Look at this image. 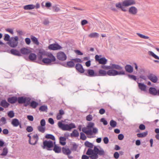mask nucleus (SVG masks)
<instances>
[{
  "instance_id": "obj_1",
  "label": "nucleus",
  "mask_w": 159,
  "mask_h": 159,
  "mask_svg": "<svg viewBox=\"0 0 159 159\" xmlns=\"http://www.w3.org/2000/svg\"><path fill=\"white\" fill-rule=\"evenodd\" d=\"M86 154L90 156L91 159H97L98 158V155L102 156L105 155V152L102 149L99 150L96 146H95L93 149L88 148Z\"/></svg>"
},
{
  "instance_id": "obj_2",
  "label": "nucleus",
  "mask_w": 159,
  "mask_h": 159,
  "mask_svg": "<svg viewBox=\"0 0 159 159\" xmlns=\"http://www.w3.org/2000/svg\"><path fill=\"white\" fill-rule=\"evenodd\" d=\"M136 2L135 0H124L122 2H119L115 4L116 7L117 9H120L124 12L127 11L125 7H127L135 5Z\"/></svg>"
},
{
  "instance_id": "obj_3",
  "label": "nucleus",
  "mask_w": 159,
  "mask_h": 159,
  "mask_svg": "<svg viewBox=\"0 0 159 159\" xmlns=\"http://www.w3.org/2000/svg\"><path fill=\"white\" fill-rule=\"evenodd\" d=\"M59 127L63 130H70L72 129L76 128L75 124L73 123L69 124H63L61 122H59L58 123Z\"/></svg>"
},
{
  "instance_id": "obj_4",
  "label": "nucleus",
  "mask_w": 159,
  "mask_h": 159,
  "mask_svg": "<svg viewBox=\"0 0 159 159\" xmlns=\"http://www.w3.org/2000/svg\"><path fill=\"white\" fill-rule=\"evenodd\" d=\"M31 100L30 97H21L17 98V101L19 104L24 103V106L27 107L30 104Z\"/></svg>"
},
{
  "instance_id": "obj_5",
  "label": "nucleus",
  "mask_w": 159,
  "mask_h": 159,
  "mask_svg": "<svg viewBox=\"0 0 159 159\" xmlns=\"http://www.w3.org/2000/svg\"><path fill=\"white\" fill-rule=\"evenodd\" d=\"M55 142L52 141L51 140H45L43 142V146L42 147L43 149H46L48 151L52 150V148L54 146V144Z\"/></svg>"
},
{
  "instance_id": "obj_6",
  "label": "nucleus",
  "mask_w": 159,
  "mask_h": 159,
  "mask_svg": "<svg viewBox=\"0 0 159 159\" xmlns=\"http://www.w3.org/2000/svg\"><path fill=\"white\" fill-rule=\"evenodd\" d=\"M47 58H44L42 60V62L45 64H49L52 62L56 60V58L51 53H48L47 55Z\"/></svg>"
},
{
  "instance_id": "obj_7",
  "label": "nucleus",
  "mask_w": 159,
  "mask_h": 159,
  "mask_svg": "<svg viewBox=\"0 0 159 159\" xmlns=\"http://www.w3.org/2000/svg\"><path fill=\"white\" fill-rule=\"evenodd\" d=\"M107 71V75L109 76H114L117 75H124L125 74V72L124 70L118 71L113 69H109Z\"/></svg>"
},
{
  "instance_id": "obj_8",
  "label": "nucleus",
  "mask_w": 159,
  "mask_h": 159,
  "mask_svg": "<svg viewBox=\"0 0 159 159\" xmlns=\"http://www.w3.org/2000/svg\"><path fill=\"white\" fill-rule=\"evenodd\" d=\"M82 131L83 132L85 133L87 135H92L93 133L97 134L98 132V129L96 128H93L92 131L91 129H89L87 127H84L82 128Z\"/></svg>"
},
{
  "instance_id": "obj_9",
  "label": "nucleus",
  "mask_w": 159,
  "mask_h": 159,
  "mask_svg": "<svg viewBox=\"0 0 159 159\" xmlns=\"http://www.w3.org/2000/svg\"><path fill=\"white\" fill-rule=\"evenodd\" d=\"M102 55H96L95 56V59L96 61H98L99 64L105 65L107 62V60L105 57H102Z\"/></svg>"
},
{
  "instance_id": "obj_10",
  "label": "nucleus",
  "mask_w": 159,
  "mask_h": 159,
  "mask_svg": "<svg viewBox=\"0 0 159 159\" xmlns=\"http://www.w3.org/2000/svg\"><path fill=\"white\" fill-rule=\"evenodd\" d=\"M18 38L17 36L11 38L9 43L10 46L11 47H16L18 44Z\"/></svg>"
},
{
  "instance_id": "obj_11",
  "label": "nucleus",
  "mask_w": 159,
  "mask_h": 159,
  "mask_svg": "<svg viewBox=\"0 0 159 159\" xmlns=\"http://www.w3.org/2000/svg\"><path fill=\"white\" fill-rule=\"evenodd\" d=\"M57 58L59 60L64 61L66 60L67 57L66 54L62 52H60L57 54Z\"/></svg>"
},
{
  "instance_id": "obj_12",
  "label": "nucleus",
  "mask_w": 159,
  "mask_h": 159,
  "mask_svg": "<svg viewBox=\"0 0 159 159\" xmlns=\"http://www.w3.org/2000/svg\"><path fill=\"white\" fill-rule=\"evenodd\" d=\"M39 139V136L37 134L33 136L30 142H29L30 144L31 145H35L38 142Z\"/></svg>"
},
{
  "instance_id": "obj_13",
  "label": "nucleus",
  "mask_w": 159,
  "mask_h": 159,
  "mask_svg": "<svg viewBox=\"0 0 159 159\" xmlns=\"http://www.w3.org/2000/svg\"><path fill=\"white\" fill-rule=\"evenodd\" d=\"M148 79L152 82L156 83L158 81V78L155 74L150 73L147 76Z\"/></svg>"
},
{
  "instance_id": "obj_14",
  "label": "nucleus",
  "mask_w": 159,
  "mask_h": 159,
  "mask_svg": "<svg viewBox=\"0 0 159 159\" xmlns=\"http://www.w3.org/2000/svg\"><path fill=\"white\" fill-rule=\"evenodd\" d=\"M128 12L129 14L132 15H136L138 12L137 8L134 6H131L129 8Z\"/></svg>"
},
{
  "instance_id": "obj_15",
  "label": "nucleus",
  "mask_w": 159,
  "mask_h": 159,
  "mask_svg": "<svg viewBox=\"0 0 159 159\" xmlns=\"http://www.w3.org/2000/svg\"><path fill=\"white\" fill-rule=\"evenodd\" d=\"M48 48L49 49L53 50H59L62 48V47L58 43L51 44L49 45Z\"/></svg>"
},
{
  "instance_id": "obj_16",
  "label": "nucleus",
  "mask_w": 159,
  "mask_h": 159,
  "mask_svg": "<svg viewBox=\"0 0 159 159\" xmlns=\"http://www.w3.org/2000/svg\"><path fill=\"white\" fill-rule=\"evenodd\" d=\"M84 74L88 76H97V73H95L93 70L88 69L84 72Z\"/></svg>"
},
{
  "instance_id": "obj_17",
  "label": "nucleus",
  "mask_w": 159,
  "mask_h": 159,
  "mask_svg": "<svg viewBox=\"0 0 159 159\" xmlns=\"http://www.w3.org/2000/svg\"><path fill=\"white\" fill-rule=\"evenodd\" d=\"M149 93L153 95L159 96V89L157 90L155 88L150 87L149 89Z\"/></svg>"
},
{
  "instance_id": "obj_18",
  "label": "nucleus",
  "mask_w": 159,
  "mask_h": 159,
  "mask_svg": "<svg viewBox=\"0 0 159 159\" xmlns=\"http://www.w3.org/2000/svg\"><path fill=\"white\" fill-rule=\"evenodd\" d=\"M20 51L22 54L24 55L28 54L31 52V51L30 49L25 48L21 49Z\"/></svg>"
},
{
  "instance_id": "obj_19",
  "label": "nucleus",
  "mask_w": 159,
  "mask_h": 159,
  "mask_svg": "<svg viewBox=\"0 0 159 159\" xmlns=\"http://www.w3.org/2000/svg\"><path fill=\"white\" fill-rule=\"evenodd\" d=\"M111 69H116L120 71L123 70V67L119 65L111 64Z\"/></svg>"
},
{
  "instance_id": "obj_20",
  "label": "nucleus",
  "mask_w": 159,
  "mask_h": 159,
  "mask_svg": "<svg viewBox=\"0 0 159 159\" xmlns=\"http://www.w3.org/2000/svg\"><path fill=\"white\" fill-rule=\"evenodd\" d=\"M75 68L80 73H83L84 72V70L81 64H77L75 66Z\"/></svg>"
},
{
  "instance_id": "obj_21",
  "label": "nucleus",
  "mask_w": 159,
  "mask_h": 159,
  "mask_svg": "<svg viewBox=\"0 0 159 159\" xmlns=\"http://www.w3.org/2000/svg\"><path fill=\"white\" fill-rule=\"evenodd\" d=\"M107 71L102 69H99L98 70V73H97V76H107Z\"/></svg>"
},
{
  "instance_id": "obj_22",
  "label": "nucleus",
  "mask_w": 159,
  "mask_h": 159,
  "mask_svg": "<svg viewBox=\"0 0 159 159\" xmlns=\"http://www.w3.org/2000/svg\"><path fill=\"white\" fill-rule=\"evenodd\" d=\"M10 104L7 102L6 100L3 99L0 102V106L4 108H7L9 106Z\"/></svg>"
},
{
  "instance_id": "obj_23",
  "label": "nucleus",
  "mask_w": 159,
  "mask_h": 159,
  "mask_svg": "<svg viewBox=\"0 0 159 159\" xmlns=\"http://www.w3.org/2000/svg\"><path fill=\"white\" fill-rule=\"evenodd\" d=\"M17 101V98L16 96H13L7 99L8 102L11 104H14Z\"/></svg>"
},
{
  "instance_id": "obj_24",
  "label": "nucleus",
  "mask_w": 159,
  "mask_h": 159,
  "mask_svg": "<svg viewBox=\"0 0 159 159\" xmlns=\"http://www.w3.org/2000/svg\"><path fill=\"white\" fill-rule=\"evenodd\" d=\"M11 124L14 127H17L20 125V122L18 119L14 118L12 119Z\"/></svg>"
},
{
  "instance_id": "obj_25",
  "label": "nucleus",
  "mask_w": 159,
  "mask_h": 159,
  "mask_svg": "<svg viewBox=\"0 0 159 159\" xmlns=\"http://www.w3.org/2000/svg\"><path fill=\"white\" fill-rule=\"evenodd\" d=\"M62 152L63 153L68 156L71 153V151L68 148L63 147L62 148Z\"/></svg>"
},
{
  "instance_id": "obj_26",
  "label": "nucleus",
  "mask_w": 159,
  "mask_h": 159,
  "mask_svg": "<svg viewBox=\"0 0 159 159\" xmlns=\"http://www.w3.org/2000/svg\"><path fill=\"white\" fill-rule=\"evenodd\" d=\"M139 88L141 90L144 92L146 91L147 86L143 83H138Z\"/></svg>"
},
{
  "instance_id": "obj_27",
  "label": "nucleus",
  "mask_w": 159,
  "mask_h": 159,
  "mask_svg": "<svg viewBox=\"0 0 159 159\" xmlns=\"http://www.w3.org/2000/svg\"><path fill=\"white\" fill-rule=\"evenodd\" d=\"M125 70L129 73H131L133 72V68L130 65H127L125 66Z\"/></svg>"
},
{
  "instance_id": "obj_28",
  "label": "nucleus",
  "mask_w": 159,
  "mask_h": 159,
  "mask_svg": "<svg viewBox=\"0 0 159 159\" xmlns=\"http://www.w3.org/2000/svg\"><path fill=\"white\" fill-rule=\"evenodd\" d=\"M39 103L34 101H32L31 102H30V103L29 105L32 108L35 109L36 108L37 106L38 105Z\"/></svg>"
},
{
  "instance_id": "obj_29",
  "label": "nucleus",
  "mask_w": 159,
  "mask_h": 159,
  "mask_svg": "<svg viewBox=\"0 0 159 159\" xmlns=\"http://www.w3.org/2000/svg\"><path fill=\"white\" fill-rule=\"evenodd\" d=\"M10 52L13 55L17 56H21L20 53L17 50L12 49L11 50Z\"/></svg>"
},
{
  "instance_id": "obj_30",
  "label": "nucleus",
  "mask_w": 159,
  "mask_h": 159,
  "mask_svg": "<svg viewBox=\"0 0 159 159\" xmlns=\"http://www.w3.org/2000/svg\"><path fill=\"white\" fill-rule=\"evenodd\" d=\"M30 37L32 41L34 44L37 45H38L39 44V42L36 37L33 35H31Z\"/></svg>"
},
{
  "instance_id": "obj_31",
  "label": "nucleus",
  "mask_w": 159,
  "mask_h": 159,
  "mask_svg": "<svg viewBox=\"0 0 159 159\" xmlns=\"http://www.w3.org/2000/svg\"><path fill=\"white\" fill-rule=\"evenodd\" d=\"M35 6L33 4H29L25 6L24 7V9L25 10H31L35 8Z\"/></svg>"
},
{
  "instance_id": "obj_32",
  "label": "nucleus",
  "mask_w": 159,
  "mask_h": 159,
  "mask_svg": "<svg viewBox=\"0 0 159 159\" xmlns=\"http://www.w3.org/2000/svg\"><path fill=\"white\" fill-rule=\"evenodd\" d=\"M54 148L53 149V150L57 153H59L61 152V148L57 146V145H54Z\"/></svg>"
},
{
  "instance_id": "obj_33",
  "label": "nucleus",
  "mask_w": 159,
  "mask_h": 159,
  "mask_svg": "<svg viewBox=\"0 0 159 159\" xmlns=\"http://www.w3.org/2000/svg\"><path fill=\"white\" fill-rule=\"evenodd\" d=\"M66 139L64 137H61L59 138V142L62 145H64L66 144Z\"/></svg>"
},
{
  "instance_id": "obj_34",
  "label": "nucleus",
  "mask_w": 159,
  "mask_h": 159,
  "mask_svg": "<svg viewBox=\"0 0 159 159\" xmlns=\"http://www.w3.org/2000/svg\"><path fill=\"white\" fill-rule=\"evenodd\" d=\"M29 59L32 61L35 60L37 58V56L34 53H30L29 57Z\"/></svg>"
},
{
  "instance_id": "obj_35",
  "label": "nucleus",
  "mask_w": 159,
  "mask_h": 159,
  "mask_svg": "<svg viewBox=\"0 0 159 159\" xmlns=\"http://www.w3.org/2000/svg\"><path fill=\"white\" fill-rule=\"evenodd\" d=\"M99 36V34L96 32H94L90 33L88 35L89 37L90 38H98Z\"/></svg>"
},
{
  "instance_id": "obj_36",
  "label": "nucleus",
  "mask_w": 159,
  "mask_h": 159,
  "mask_svg": "<svg viewBox=\"0 0 159 159\" xmlns=\"http://www.w3.org/2000/svg\"><path fill=\"white\" fill-rule=\"evenodd\" d=\"M6 119L4 117H2L0 120V126H2L7 123Z\"/></svg>"
},
{
  "instance_id": "obj_37",
  "label": "nucleus",
  "mask_w": 159,
  "mask_h": 159,
  "mask_svg": "<svg viewBox=\"0 0 159 159\" xmlns=\"http://www.w3.org/2000/svg\"><path fill=\"white\" fill-rule=\"evenodd\" d=\"M48 110V107L46 105H42L39 108V110L40 111H47Z\"/></svg>"
},
{
  "instance_id": "obj_38",
  "label": "nucleus",
  "mask_w": 159,
  "mask_h": 159,
  "mask_svg": "<svg viewBox=\"0 0 159 159\" xmlns=\"http://www.w3.org/2000/svg\"><path fill=\"white\" fill-rule=\"evenodd\" d=\"M148 134V132L146 131L141 133L137 134V136L139 138H143L146 137Z\"/></svg>"
},
{
  "instance_id": "obj_39",
  "label": "nucleus",
  "mask_w": 159,
  "mask_h": 159,
  "mask_svg": "<svg viewBox=\"0 0 159 159\" xmlns=\"http://www.w3.org/2000/svg\"><path fill=\"white\" fill-rule=\"evenodd\" d=\"M84 145L86 147L89 148L90 149L93 148V145L92 143L88 141H86L85 142Z\"/></svg>"
},
{
  "instance_id": "obj_40",
  "label": "nucleus",
  "mask_w": 159,
  "mask_h": 159,
  "mask_svg": "<svg viewBox=\"0 0 159 159\" xmlns=\"http://www.w3.org/2000/svg\"><path fill=\"white\" fill-rule=\"evenodd\" d=\"M66 65L67 67L69 68H72L74 67L75 66L74 63L72 61L67 62Z\"/></svg>"
},
{
  "instance_id": "obj_41",
  "label": "nucleus",
  "mask_w": 159,
  "mask_h": 159,
  "mask_svg": "<svg viewBox=\"0 0 159 159\" xmlns=\"http://www.w3.org/2000/svg\"><path fill=\"white\" fill-rule=\"evenodd\" d=\"M70 136L71 137H77L79 136V133L77 130L75 129L71 134Z\"/></svg>"
},
{
  "instance_id": "obj_42",
  "label": "nucleus",
  "mask_w": 159,
  "mask_h": 159,
  "mask_svg": "<svg viewBox=\"0 0 159 159\" xmlns=\"http://www.w3.org/2000/svg\"><path fill=\"white\" fill-rule=\"evenodd\" d=\"M44 53V52L42 50H40L38 55V58L39 60H41L42 59V56Z\"/></svg>"
},
{
  "instance_id": "obj_43",
  "label": "nucleus",
  "mask_w": 159,
  "mask_h": 159,
  "mask_svg": "<svg viewBox=\"0 0 159 159\" xmlns=\"http://www.w3.org/2000/svg\"><path fill=\"white\" fill-rule=\"evenodd\" d=\"M148 54L152 56L154 58L159 60V57H158L152 51H149L148 52Z\"/></svg>"
},
{
  "instance_id": "obj_44",
  "label": "nucleus",
  "mask_w": 159,
  "mask_h": 159,
  "mask_svg": "<svg viewBox=\"0 0 159 159\" xmlns=\"http://www.w3.org/2000/svg\"><path fill=\"white\" fill-rule=\"evenodd\" d=\"M45 138L48 139H51L53 140H55L54 136L51 134H47L45 136Z\"/></svg>"
},
{
  "instance_id": "obj_45",
  "label": "nucleus",
  "mask_w": 159,
  "mask_h": 159,
  "mask_svg": "<svg viewBox=\"0 0 159 159\" xmlns=\"http://www.w3.org/2000/svg\"><path fill=\"white\" fill-rule=\"evenodd\" d=\"M38 129L39 132L43 133L45 130V127L44 126H39L38 127Z\"/></svg>"
},
{
  "instance_id": "obj_46",
  "label": "nucleus",
  "mask_w": 159,
  "mask_h": 159,
  "mask_svg": "<svg viewBox=\"0 0 159 159\" xmlns=\"http://www.w3.org/2000/svg\"><path fill=\"white\" fill-rule=\"evenodd\" d=\"M136 34L140 38L145 39H148L149 38V37L147 36H145L144 35L141 34L139 33H137Z\"/></svg>"
},
{
  "instance_id": "obj_47",
  "label": "nucleus",
  "mask_w": 159,
  "mask_h": 159,
  "mask_svg": "<svg viewBox=\"0 0 159 159\" xmlns=\"http://www.w3.org/2000/svg\"><path fill=\"white\" fill-rule=\"evenodd\" d=\"M8 153V149L7 148H4L2 150V152L1 154L2 156H6Z\"/></svg>"
},
{
  "instance_id": "obj_48",
  "label": "nucleus",
  "mask_w": 159,
  "mask_h": 159,
  "mask_svg": "<svg viewBox=\"0 0 159 159\" xmlns=\"http://www.w3.org/2000/svg\"><path fill=\"white\" fill-rule=\"evenodd\" d=\"M110 125L112 127L114 128L116 126V122L113 120H111L110 121Z\"/></svg>"
},
{
  "instance_id": "obj_49",
  "label": "nucleus",
  "mask_w": 159,
  "mask_h": 159,
  "mask_svg": "<svg viewBox=\"0 0 159 159\" xmlns=\"http://www.w3.org/2000/svg\"><path fill=\"white\" fill-rule=\"evenodd\" d=\"M7 115L9 117L12 118L14 117L15 114L13 111H11L7 113Z\"/></svg>"
},
{
  "instance_id": "obj_50",
  "label": "nucleus",
  "mask_w": 159,
  "mask_h": 159,
  "mask_svg": "<svg viewBox=\"0 0 159 159\" xmlns=\"http://www.w3.org/2000/svg\"><path fill=\"white\" fill-rule=\"evenodd\" d=\"M80 139L83 140H85L86 139V137L85 134L83 132H81L80 133Z\"/></svg>"
},
{
  "instance_id": "obj_51",
  "label": "nucleus",
  "mask_w": 159,
  "mask_h": 159,
  "mask_svg": "<svg viewBox=\"0 0 159 159\" xmlns=\"http://www.w3.org/2000/svg\"><path fill=\"white\" fill-rule=\"evenodd\" d=\"M53 8V11L55 12H58L60 11V9L58 7H57V6L55 5L53 6L52 7Z\"/></svg>"
},
{
  "instance_id": "obj_52",
  "label": "nucleus",
  "mask_w": 159,
  "mask_h": 159,
  "mask_svg": "<svg viewBox=\"0 0 159 159\" xmlns=\"http://www.w3.org/2000/svg\"><path fill=\"white\" fill-rule=\"evenodd\" d=\"M94 125V123L93 122H89L88 124V125L87 126V127L89 129H91V128H93Z\"/></svg>"
},
{
  "instance_id": "obj_53",
  "label": "nucleus",
  "mask_w": 159,
  "mask_h": 159,
  "mask_svg": "<svg viewBox=\"0 0 159 159\" xmlns=\"http://www.w3.org/2000/svg\"><path fill=\"white\" fill-rule=\"evenodd\" d=\"M26 130L28 132H31L33 131V129L32 127L30 126H29L27 127Z\"/></svg>"
},
{
  "instance_id": "obj_54",
  "label": "nucleus",
  "mask_w": 159,
  "mask_h": 159,
  "mask_svg": "<svg viewBox=\"0 0 159 159\" xmlns=\"http://www.w3.org/2000/svg\"><path fill=\"white\" fill-rule=\"evenodd\" d=\"M111 66H106L105 65H102L101 66V68L105 70H109L111 69Z\"/></svg>"
},
{
  "instance_id": "obj_55",
  "label": "nucleus",
  "mask_w": 159,
  "mask_h": 159,
  "mask_svg": "<svg viewBox=\"0 0 159 159\" xmlns=\"http://www.w3.org/2000/svg\"><path fill=\"white\" fill-rule=\"evenodd\" d=\"M129 78L130 79L134 80H137L136 77L135 76L132 75H128Z\"/></svg>"
},
{
  "instance_id": "obj_56",
  "label": "nucleus",
  "mask_w": 159,
  "mask_h": 159,
  "mask_svg": "<svg viewBox=\"0 0 159 159\" xmlns=\"http://www.w3.org/2000/svg\"><path fill=\"white\" fill-rule=\"evenodd\" d=\"M10 37L8 34H5V37L4 38V40L6 41H9Z\"/></svg>"
},
{
  "instance_id": "obj_57",
  "label": "nucleus",
  "mask_w": 159,
  "mask_h": 159,
  "mask_svg": "<svg viewBox=\"0 0 159 159\" xmlns=\"http://www.w3.org/2000/svg\"><path fill=\"white\" fill-rule=\"evenodd\" d=\"M86 120L89 121H91L93 119V117L91 115H88L86 117Z\"/></svg>"
},
{
  "instance_id": "obj_58",
  "label": "nucleus",
  "mask_w": 159,
  "mask_h": 159,
  "mask_svg": "<svg viewBox=\"0 0 159 159\" xmlns=\"http://www.w3.org/2000/svg\"><path fill=\"white\" fill-rule=\"evenodd\" d=\"M49 23V21L48 19H45L43 21V24L44 25H48Z\"/></svg>"
},
{
  "instance_id": "obj_59",
  "label": "nucleus",
  "mask_w": 159,
  "mask_h": 159,
  "mask_svg": "<svg viewBox=\"0 0 159 159\" xmlns=\"http://www.w3.org/2000/svg\"><path fill=\"white\" fill-rule=\"evenodd\" d=\"M101 122H102L104 125H106L107 124V121L104 118H102L100 120Z\"/></svg>"
},
{
  "instance_id": "obj_60",
  "label": "nucleus",
  "mask_w": 159,
  "mask_h": 159,
  "mask_svg": "<svg viewBox=\"0 0 159 159\" xmlns=\"http://www.w3.org/2000/svg\"><path fill=\"white\" fill-rule=\"evenodd\" d=\"M139 128L141 130H144L145 129V126L144 125L141 124L139 126Z\"/></svg>"
},
{
  "instance_id": "obj_61",
  "label": "nucleus",
  "mask_w": 159,
  "mask_h": 159,
  "mask_svg": "<svg viewBox=\"0 0 159 159\" xmlns=\"http://www.w3.org/2000/svg\"><path fill=\"white\" fill-rule=\"evenodd\" d=\"M46 124V122L45 120L42 119L40 121V125L41 126H45Z\"/></svg>"
},
{
  "instance_id": "obj_62",
  "label": "nucleus",
  "mask_w": 159,
  "mask_h": 159,
  "mask_svg": "<svg viewBox=\"0 0 159 159\" xmlns=\"http://www.w3.org/2000/svg\"><path fill=\"white\" fill-rule=\"evenodd\" d=\"M25 41L26 43L28 45L30 44L31 43L30 39L29 38H25Z\"/></svg>"
},
{
  "instance_id": "obj_63",
  "label": "nucleus",
  "mask_w": 159,
  "mask_h": 159,
  "mask_svg": "<svg viewBox=\"0 0 159 159\" xmlns=\"http://www.w3.org/2000/svg\"><path fill=\"white\" fill-rule=\"evenodd\" d=\"M88 23L87 20H82L81 21V25H84Z\"/></svg>"
},
{
  "instance_id": "obj_64",
  "label": "nucleus",
  "mask_w": 159,
  "mask_h": 159,
  "mask_svg": "<svg viewBox=\"0 0 159 159\" xmlns=\"http://www.w3.org/2000/svg\"><path fill=\"white\" fill-rule=\"evenodd\" d=\"M119 157V154L117 152H116L114 154V157L115 159H118Z\"/></svg>"
}]
</instances>
